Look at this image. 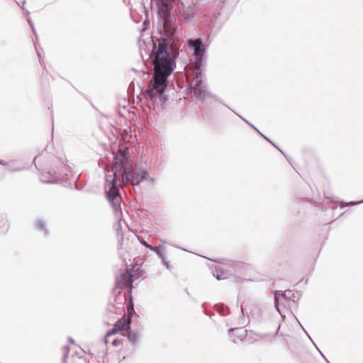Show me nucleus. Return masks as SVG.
Returning <instances> with one entry per match:
<instances>
[{
  "instance_id": "nucleus-40",
  "label": "nucleus",
  "mask_w": 363,
  "mask_h": 363,
  "mask_svg": "<svg viewBox=\"0 0 363 363\" xmlns=\"http://www.w3.org/2000/svg\"><path fill=\"white\" fill-rule=\"evenodd\" d=\"M241 312H242V314H244L242 308H241Z\"/></svg>"
},
{
  "instance_id": "nucleus-20",
  "label": "nucleus",
  "mask_w": 363,
  "mask_h": 363,
  "mask_svg": "<svg viewBox=\"0 0 363 363\" xmlns=\"http://www.w3.org/2000/svg\"><path fill=\"white\" fill-rule=\"evenodd\" d=\"M274 306H275L276 310L281 314V311L279 308V300L276 295L274 296Z\"/></svg>"
},
{
  "instance_id": "nucleus-31",
  "label": "nucleus",
  "mask_w": 363,
  "mask_h": 363,
  "mask_svg": "<svg viewBox=\"0 0 363 363\" xmlns=\"http://www.w3.org/2000/svg\"><path fill=\"white\" fill-rule=\"evenodd\" d=\"M303 332L306 333V335H308V333H307V331H306V330H304V328H303Z\"/></svg>"
},
{
  "instance_id": "nucleus-5",
  "label": "nucleus",
  "mask_w": 363,
  "mask_h": 363,
  "mask_svg": "<svg viewBox=\"0 0 363 363\" xmlns=\"http://www.w3.org/2000/svg\"><path fill=\"white\" fill-rule=\"evenodd\" d=\"M149 177V173L147 170L140 168L134 170H130L128 172H125L122 176V182L125 184L130 182L133 187L138 186L139 184L144 181H147Z\"/></svg>"
},
{
  "instance_id": "nucleus-17",
  "label": "nucleus",
  "mask_w": 363,
  "mask_h": 363,
  "mask_svg": "<svg viewBox=\"0 0 363 363\" xmlns=\"http://www.w3.org/2000/svg\"><path fill=\"white\" fill-rule=\"evenodd\" d=\"M216 274H214V276L216 277V278L218 279V280H220V279H225L226 277L224 276V274L222 272V273H219L218 269H216Z\"/></svg>"
},
{
  "instance_id": "nucleus-14",
  "label": "nucleus",
  "mask_w": 363,
  "mask_h": 363,
  "mask_svg": "<svg viewBox=\"0 0 363 363\" xmlns=\"http://www.w3.org/2000/svg\"><path fill=\"white\" fill-rule=\"evenodd\" d=\"M243 121H245L247 123H248L250 126H252L256 131L261 135L265 140H268L271 144H272L274 146H275V144L270 140L267 137L264 136L263 134H262L252 124L250 123L248 121H247L245 118L239 116Z\"/></svg>"
},
{
  "instance_id": "nucleus-19",
  "label": "nucleus",
  "mask_w": 363,
  "mask_h": 363,
  "mask_svg": "<svg viewBox=\"0 0 363 363\" xmlns=\"http://www.w3.org/2000/svg\"><path fill=\"white\" fill-rule=\"evenodd\" d=\"M28 23H29V25H30V26L31 29H32V31H33V34H34V35H35V37L37 38V33H36L35 29V28H34V26H33V22H32L31 19H30V18H28Z\"/></svg>"
},
{
  "instance_id": "nucleus-38",
  "label": "nucleus",
  "mask_w": 363,
  "mask_h": 363,
  "mask_svg": "<svg viewBox=\"0 0 363 363\" xmlns=\"http://www.w3.org/2000/svg\"><path fill=\"white\" fill-rule=\"evenodd\" d=\"M161 241H162V242H164V243H167V242H166V241H164V240H161Z\"/></svg>"
},
{
  "instance_id": "nucleus-6",
  "label": "nucleus",
  "mask_w": 363,
  "mask_h": 363,
  "mask_svg": "<svg viewBox=\"0 0 363 363\" xmlns=\"http://www.w3.org/2000/svg\"><path fill=\"white\" fill-rule=\"evenodd\" d=\"M130 323H131V318L130 316L118 320L116 321V323L114 324L112 329H111L110 330H108L106 333L105 337H104V343L108 344V337L113 335L116 334L119 331L125 332V330H129Z\"/></svg>"
},
{
  "instance_id": "nucleus-29",
  "label": "nucleus",
  "mask_w": 363,
  "mask_h": 363,
  "mask_svg": "<svg viewBox=\"0 0 363 363\" xmlns=\"http://www.w3.org/2000/svg\"><path fill=\"white\" fill-rule=\"evenodd\" d=\"M69 340L70 341V342L74 343V340L71 337L69 338Z\"/></svg>"
},
{
  "instance_id": "nucleus-3",
  "label": "nucleus",
  "mask_w": 363,
  "mask_h": 363,
  "mask_svg": "<svg viewBox=\"0 0 363 363\" xmlns=\"http://www.w3.org/2000/svg\"><path fill=\"white\" fill-rule=\"evenodd\" d=\"M189 48L192 50L194 55L191 69H196L197 74H201V68L205 63L206 48L201 38H190L186 41Z\"/></svg>"
},
{
  "instance_id": "nucleus-15",
  "label": "nucleus",
  "mask_w": 363,
  "mask_h": 363,
  "mask_svg": "<svg viewBox=\"0 0 363 363\" xmlns=\"http://www.w3.org/2000/svg\"><path fill=\"white\" fill-rule=\"evenodd\" d=\"M218 312L223 316H226L229 313V309L227 307L221 306V308L218 310Z\"/></svg>"
},
{
  "instance_id": "nucleus-10",
  "label": "nucleus",
  "mask_w": 363,
  "mask_h": 363,
  "mask_svg": "<svg viewBox=\"0 0 363 363\" xmlns=\"http://www.w3.org/2000/svg\"><path fill=\"white\" fill-rule=\"evenodd\" d=\"M196 11L194 7L189 6L184 9L183 15L186 21H191L194 18Z\"/></svg>"
},
{
  "instance_id": "nucleus-23",
  "label": "nucleus",
  "mask_w": 363,
  "mask_h": 363,
  "mask_svg": "<svg viewBox=\"0 0 363 363\" xmlns=\"http://www.w3.org/2000/svg\"><path fill=\"white\" fill-rule=\"evenodd\" d=\"M363 203V200L357 201V202H352H352L348 203V205L354 206V205H358V204H360V203Z\"/></svg>"
},
{
  "instance_id": "nucleus-18",
  "label": "nucleus",
  "mask_w": 363,
  "mask_h": 363,
  "mask_svg": "<svg viewBox=\"0 0 363 363\" xmlns=\"http://www.w3.org/2000/svg\"><path fill=\"white\" fill-rule=\"evenodd\" d=\"M160 259H161L162 262L163 263V264L166 267V268L167 269H169V267H170L169 261L167 260V258H166L165 255H163V258H160Z\"/></svg>"
},
{
  "instance_id": "nucleus-28",
  "label": "nucleus",
  "mask_w": 363,
  "mask_h": 363,
  "mask_svg": "<svg viewBox=\"0 0 363 363\" xmlns=\"http://www.w3.org/2000/svg\"><path fill=\"white\" fill-rule=\"evenodd\" d=\"M201 1V4H204L207 2V0H200Z\"/></svg>"
},
{
  "instance_id": "nucleus-39",
  "label": "nucleus",
  "mask_w": 363,
  "mask_h": 363,
  "mask_svg": "<svg viewBox=\"0 0 363 363\" xmlns=\"http://www.w3.org/2000/svg\"><path fill=\"white\" fill-rule=\"evenodd\" d=\"M282 296L286 297V294H282Z\"/></svg>"
},
{
  "instance_id": "nucleus-7",
  "label": "nucleus",
  "mask_w": 363,
  "mask_h": 363,
  "mask_svg": "<svg viewBox=\"0 0 363 363\" xmlns=\"http://www.w3.org/2000/svg\"><path fill=\"white\" fill-rule=\"evenodd\" d=\"M133 274L131 272L127 271L126 272L121 274L119 279L116 281V286L120 289L126 287L130 289V291H131L133 288Z\"/></svg>"
},
{
  "instance_id": "nucleus-8",
  "label": "nucleus",
  "mask_w": 363,
  "mask_h": 363,
  "mask_svg": "<svg viewBox=\"0 0 363 363\" xmlns=\"http://www.w3.org/2000/svg\"><path fill=\"white\" fill-rule=\"evenodd\" d=\"M48 174L49 176L48 179H44V177L45 178L46 176L44 174H42L41 181L43 182L52 183L57 180L62 179L64 177L68 179L69 177L71 175V172L69 170L66 169L64 176L59 173H57V174L55 173L54 174H50V172H48Z\"/></svg>"
},
{
  "instance_id": "nucleus-21",
  "label": "nucleus",
  "mask_w": 363,
  "mask_h": 363,
  "mask_svg": "<svg viewBox=\"0 0 363 363\" xmlns=\"http://www.w3.org/2000/svg\"><path fill=\"white\" fill-rule=\"evenodd\" d=\"M111 343H112V345H113V346H118V345H121L122 341L120 339H114Z\"/></svg>"
},
{
  "instance_id": "nucleus-41",
  "label": "nucleus",
  "mask_w": 363,
  "mask_h": 363,
  "mask_svg": "<svg viewBox=\"0 0 363 363\" xmlns=\"http://www.w3.org/2000/svg\"><path fill=\"white\" fill-rule=\"evenodd\" d=\"M298 324L300 325V327H301V328H302V329H303V328L302 325H301L299 322H298Z\"/></svg>"
},
{
  "instance_id": "nucleus-1",
  "label": "nucleus",
  "mask_w": 363,
  "mask_h": 363,
  "mask_svg": "<svg viewBox=\"0 0 363 363\" xmlns=\"http://www.w3.org/2000/svg\"><path fill=\"white\" fill-rule=\"evenodd\" d=\"M176 0H157L158 19L162 26L158 46H153L155 51L154 75L146 90L150 101H159L163 104L167 96L164 91L167 77L176 66V59L179 54L180 43L178 38L177 24L175 17L171 15L172 4Z\"/></svg>"
},
{
  "instance_id": "nucleus-22",
  "label": "nucleus",
  "mask_w": 363,
  "mask_h": 363,
  "mask_svg": "<svg viewBox=\"0 0 363 363\" xmlns=\"http://www.w3.org/2000/svg\"><path fill=\"white\" fill-rule=\"evenodd\" d=\"M140 242L144 245L145 247L148 248L149 246L150 245V244H148L145 240H140Z\"/></svg>"
},
{
  "instance_id": "nucleus-35",
  "label": "nucleus",
  "mask_w": 363,
  "mask_h": 363,
  "mask_svg": "<svg viewBox=\"0 0 363 363\" xmlns=\"http://www.w3.org/2000/svg\"><path fill=\"white\" fill-rule=\"evenodd\" d=\"M279 152H280L281 154H284V152H283L281 150H279Z\"/></svg>"
},
{
  "instance_id": "nucleus-34",
  "label": "nucleus",
  "mask_w": 363,
  "mask_h": 363,
  "mask_svg": "<svg viewBox=\"0 0 363 363\" xmlns=\"http://www.w3.org/2000/svg\"><path fill=\"white\" fill-rule=\"evenodd\" d=\"M279 152H280L281 154H284V152H283L281 150H279Z\"/></svg>"
},
{
  "instance_id": "nucleus-27",
  "label": "nucleus",
  "mask_w": 363,
  "mask_h": 363,
  "mask_svg": "<svg viewBox=\"0 0 363 363\" xmlns=\"http://www.w3.org/2000/svg\"><path fill=\"white\" fill-rule=\"evenodd\" d=\"M236 329L235 328H230L228 330V332L230 333V332H233L234 330H235Z\"/></svg>"
},
{
  "instance_id": "nucleus-24",
  "label": "nucleus",
  "mask_w": 363,
  "mask_h": 363,
  "mask_svg": "<svg viewBox=\"0 0 363 363\" xmlns=\"http://www.w3.org/2000/svg\"><path fill=\"white\" fill-rule=\"evenodd\" d=\"M0 164L1 165L6 166V165H7L8 163H7V162H6L4 160H0Z\"/></svg>"
},
{
  "instance_id": "nucleus-13",
  "label": "nucleus",
  "mask_w": 363,
  "mask_h": 363,
  "mask_svg": "<svg viewBox=\"0 0 363 363\" xmlns=\"http://www.w3.org/2000/svg\"><path fill=\"white\" fill-rule=\"evenodd\" d=\"M272 336L269 334H256L255 340L259 341L264 339H271Z\"/></svg>"
},
{
  "instance_id": "nucleus-16",
  "label": "nucleus",
  "mask_w": 363,
  "mask_h": 363,
  "mask_svg": "<svg viewBox=\"0 0 363 363\" xmlns=\"http://www.w3.org/2000/svg\"><path fill=\"white\" fill-rule=\"evenodd\" d=\"M69 347L68 346L63 347V362H65L66 358L68 356Z\"/></svg>"
},
{
  "instance_id": "nucleus-30",
  "label": "nucleus",
  "mask_w": 363,
  "mask_h": 363,
  "mask_svg": "<svg viewBox=\"0 0 363 363\" xmlns=\"http://www.w3.org/2000/svg\"><path fill=\"white\" fill-rule=\"evenodd\" d=\"M303 332L306 333V335H308V333H307V331H306V330H304V328H303Z\"/></svg>"
},
{
  "instance_id": "nucleus-9",
  "label": "nucleus",
  "mask_w": 363,
  "mask_h": 363,
  "mask_svg": "<svg viewBox=\"0 0 363 363\" xmlns=\"http://www.w3.org/2000/svg\"><path fill=\"white\" fill-rule=\"evenodd\" d=\"M123 335H124V336L127 335L129 342L133 345H136L138 344V342H139V340L141 337L140 333H139V332L133 333L130 330V328L128 330H125V332L123 333Z\"/></svg>"
},
{
  "instance_id": "nucleus-32",
  "label": "nucleus",
  "mask_w": 363,
  "mask_h": 363,
  "mask_svg": "<svg viewBox=\"0 0 363 363\" xmlns=\"http://www.w3.org/2000/svg\"><path fill=\"white\" fill-rule=\"evenodd\" d=\"M303 332L306 333V335H308V333H307V331H306V330H304V328H303Z\"/></svg>"
},
{
  "instance_id": "nucleus-4",
  "label": "nucleus",
  "mask_w": 363,
  "mask_h": 363,
  "mask_svg": "<svg viewBox=\"0 0 363 363\" xmlns=\"http://www.w3.org/2000/svg\"><path fill=\"white\" fill-rule=\"evenodd\" d=\"M194 76L191 78L186 75V79L190 82V86L194 89V94L197 99H203L208 94L206 91V86L203 82L202 68H201V74H197L196 69H192Z\"/></svg>"
},
{
  "instance_id": "nucleus-37",
  "label": "nucleus",
  "mask_w": 363,
  "mask_h": 363,
  "mask_svg": "<svg viewBox=\"0 0 363 363\" xmlns=\"http://www.w3.org/2000/svg\"><path fill=\"white\" fill-rule=\"evenodd\" d=\"M279 152H280L281 154H284V152H283L281 150H279Z\"/></svg>"
},
{
  "instance_id": "nucleus-25",
  "label": "nucleus",
  "mask_w": 363,
  "mask_h": 363,
  "mask_svg": "<svg viewBox=\"0 0 363 363\" xmlns=\"http://www.w3.org/2000/svg\"><path fill=\"white\" fill-rule=\"evenodd\" d=\"M35 49H36L37 54H38V57H39V59H40V62L41 63V60H40V52H39V50H38V48H35Z\"/></svg>"
},
{
  "instance_id": "nucleus-36",
  "label": "nucleus",
  "mask_w": 363,
  "mask_h": 363,
  "mask_svg": "<svg viewBox=\"0 0 363 363\" xmlns=\"http://www.w3.org/2000/svg\"><path fill=\"white\" fill-rule=\"evenodd\" d=\"M279 152H280L281 154H284V152H283L281 150H279Z\"/></svg>"
},
{
  "instance_id": "nucleus-26",
  "label": "nucleus",
  "mask_w": 363,
  "mask_h": 363,
  "mask_svg": "<svg viewBox=\"0 0 363 363\" xmlns=\"http://www.w3.org/2000/svg\"><path fill=\"white\" fill-rule=\"evenodd\" d=\"M320 354H321V356L324 358V359L326 361L327 363H330L328 359L325 358V357L324 356V354H323V353L319 351Z\"/></svg>"
},
{
  "instance_id": "nucleus-11",
  "label": "nucleus",
  "mask_w": 363,
  "mask_h": 363,
  "mask_svg": "<svg viewBox=\"0 0 363 363\" xmlns=\"http://www.w3.org/2000/svg\"><path fill=\"white\" fill-rule=\"evenodd\" d=\"M35 227L38 230L43 231L45 234L48 233V228L46 227V224L44 220L42 219H38L35 222Z\"/></svg>"
},
{
  "instance_id": "nucleus-2",
  "label": "nucleus",
  "mask_w": 363,
  "mask_h": 363,
  "mask_svg": "<svg viewBox=\"0 0 363 363\" xmlns=\"http://www.w3.org/2000/svg\"><path fill=\"white\" fill-rule=\"evenodd\" d=\"M113 160L114 164L112 167L111 174L108 173L106 175V187L108 189L106 191V198L111 203L116 216L118 217L122 214L121 207L122 199L119 194L117 181L119 176L122 177L123 173L130 171V165L128 159L124 153L114 156Z\"/></svg>"
},
{
  "instance_id": "nucleus-12",
  "label": "nucleus",
  "mask_w": 363,
  "mask_h": 363,
  "mask_svg": "<svg viewBox=\"0 0 363 363\" xmlns=\"http://www.w3.org/2000/svg\"><path fill=\"white\" fill-rule=\"evenodd\" d=\"M148 249H150L151 251L155 252L159 256L160 258H163V255H164V247H162L161 245L154 247L150 245Z\"/></svg>"
},
{
  "instance_id": "nucleus-33",
  "label": "nucleus",
  "mask_w": 363,
  "mask_h": 363,
  "mask_svg": "<svg viewBox=\"0 0 363 363\" xmlns=\"http://www.w3.org/2000/svg\"><path fill=\"white\" fill-rule=\"evenodd\" d=\"M303 332L306 333V335H308V333H307V331H306V330H304V328H303Z\"/></svg>"
}]
</instances>
